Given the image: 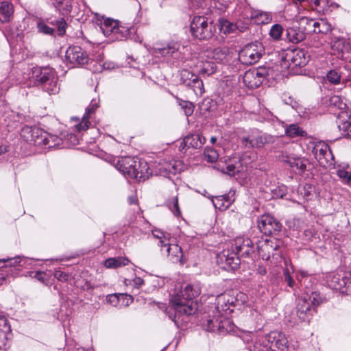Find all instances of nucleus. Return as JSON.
Instances as JSON below:
<instances>
[{
	"label": "nucleus",
	"instance_id": "53",
	"mask_svg": "<svg viewBox=\"0 0 351 351\" xmlns=\"http://www.w3.org/2000/svg\"><path fill=\"white\" fill-rule=\"evenodd\" d=\"M120 294H112L107 297V301L108 303L114 306H121Z\"/></svg>",
	"mask_w": 351,
	"mask_h": 351
},
{
	"label": "nucleus",
	"instance_id": "60",
	"mask_svg": "<svg viewBox=\"0 0 351 351\" xmlns=\"http://www.w3.org/2000/svg\"><path fill=\"white\" fill-rule=\"evenodd\" d=\"M253 351H269L267 346H261L257 341L254 344Z\"/></svg>",
	"mask_w": 351,
	"mask_h": 351
},
{
	"label": "nucleus",
	"instance_id": "55",
	"mask_svg": "<svg viewBox=\"0 0 351 351\" xmlns=\"http://www.w3.org/2000/svg\"><path fill=\"white\" fill-rule=\"evenodd\" d=\"M54 276L60 281H67L69 278V275L60 270H56Z\"/></svg>",
	"mask_w": 351,
	"mask_h": 351
},
{
	"label": "nucleus",
	"instance_id": "37",
	"mask_svg": "<svg viewBox=\"0 0 351 351\" xmlns=\"http://www.w3.org/2000/svg\"><path fill=\"white\" fill-rule=\"evenodd\" d=\"M286 134L291 138L304 136L306 132L297 124H291L285 130Z\"/></svg>",
	"mask_w": 351,
	"mask_h": 351
},
{
	"label": "nucleus",
	"instance_id": "8",
	"mask_svg": "<svg viewBox=\"0 0 351 351\" xmlns=\"http://www.w3.org/2000/svg\"><path fill=\"white\" fill-rule=\"evenodd\" d=\"M265 53L263 44L254 42L245 45L239 53V60L243 64H253L257 62Z\"/></svg>",
	"mask_w": 351,
	"mask_h": 351
},
{
	"label": "nucleus",
	"instance_id": "16",
	"mask_svg": "<svg viewBox=\"0 0 351 351\" xmlns=\"http://www.w3.org/2000/svg\"><path fill=\"white\" fill-rule=\"evenodd\" d=\"M232 247L241 257H247L254 252L252 240L248 237L239 236L234 239Z\"/></svg>",
	"mask_w": 351,
	"mask_h": 351
},
{
	"label": "nucleus",
	"instance_id": "12",
	"mask_svg": "<svg viewBox=\"0 0 351 351\" xmlns=\"http://www.w3.org/2000/svg\"><path fill=\"white\" fill-rule=\"evenodd\" d=\"M267 75H268V71L266 68L250 69L244 73L243 82L250 88H256L263 83Z\"/></svg>",
	"mask_w": 351,
	"mask_h": 351
},
{
	"label": "nucleus",
	"instance_id": "33",
	"mask_svg": "<svg viewBox=\"0 0 351 351\" xmlns=\"http://www.w3.org/2000/svg\"><path fill=\"white\" fill-rule=\"evenodd\" d=\"M129 262L130 261L127 258H110L105 261L104 265L107 268H117L127 265Z\"/></svg>",
	"mask_w": 351,
	"mask_h": 351
},
{
	"label": "nucleus",
	"instance_id": "9",
	"mask_svg": "<svg viewBox=\"0 0 351 351\" xmlns=\"http://www.w3.org/2000/svg\"><path fill=\"white\" fill-rule=\"evenodd\" d=\"M280 241L275 238H270L260 241L257 244L258 254L263 260L270 261L271 258L276 261L280 257V252L278 250Z\"/></svg>",
	"mask_w": 351,
	"mask_h": 351
},
{
	"label": "nucleus",
	"instance_id": "1",
	"mask_svg": "<svg viewBox=\"0 0 351 351\" xmlns=\"http://www.w3.org/2000/svg\"><path fill=\"white\" fill-rule=\"evenodd\" d=\"M246 295L243 293H237L236 295L230 293H224L217 297V309L219 313H230L233 308L245 302ZM207 324L204 326L207 331L210 332H228L231 330L230 322L226 319L223 314L218 318L208 319Z\"/></svg>",
	"mask_w": 351,
	"mask_h": 351
},
{
	"label": "nucleus",
	"instance_id": "47",
	"mask_svg": "<svg viewBox=\"0 0 351 351\" xmlns=\"http://www.w3.org/2000/svg\"><path fill=\"white\" fill-rule=\"evenodd\" d=\"M283 32L282 27L279 24L274 25L269 31V36L275 40H279L281 38Z\"/></svg>",
	"mask_w": 351,
	"mask_h": 351
},
{
	"label": "nucleus",
	"instance_id": "46",
	"mask_svg": "<svg viewBox=\"0 0 351 351\" xmlns=\"http://www.w3.org/2000/svg\"><path fill=\"white\" fill-rule=\"evenodd\" d=\"M327 80L332 84H339L341 83V75L337 70H331L327 73Z\"/></svg>",
	"mask_w": 351,
	"mask_h": 351
},
{
	"label": "nucleus",
	"instance_id": "7",
	"mask_svg": "<svg viewBox=\"0 0 351 351\" xmlns=\"http://www.w3.org/2000/svg\"><path fill=\"white\" fill-rule=\"evenodd\" d=\"M191 32L195 38L205 40L213 36L215 29L213 23L207 18L195 16L191 23Z\"/></svg>",
	"mask_w": 351,
	"mask_h": 351
},
{
	"label": "nucleus",
	"instance_id": "13",
	"mask_svg": "<svg viewBox=\"0 0 351 351\" xmlns=\"http://www.w3.org/2000/svg\"><path fill=\"white\" fill-rule=\"evenodd\" d=\"M65 57L67 62L73 66L82 65L88 62L86 52L79 46L69 47Z\"/></svg>",
	"mask_w": 351,
	"mask_h": 351
},
{
	"label": "nucleus",
	"instance_id": "62",
	"mask_svg": "<svg viewBox=\"0 0 351 351\" xmlns=\"http://www.w3.org/2000/svg\"><path fill=\"white\" fill-rule=\"evenodd\" d=\"M46 276V274L43 271H36L34 273L33 277L34 278H36L39 281L42 282H45V276Z\"/></svg>",
	"mask_w": 351,
	"mask_h": 351
},
{
	"label": "nucleus",
	"instance_id": "17",
	"mask_svg": "<svg viewBox=\"0 0 351 351\" xmlns=\"http://www.w3.org/2000/svg\"><path fill=\"white\" fill-rule=\"evenodd\" d=\"M273 142V137L270 135L252 133L247 136L241 138V143L247 147H263L265 144Z\"/></svg>",
	"mask_w": 351,
	"mask_h": 351
},
{
	"label": "nucleus",
	"instance_id": "61",
	"mask_svg": "<svg viewBox=\"0 0 351 351\" xmlns=\"http://www.w3.org/2000/svg\"><path fill=\"white\" fill-rule=\"evenodd\" d=\"M284 275H285V281L287 282V285H288L290 287H293V284H294V281H293V280L291 278V277L290 276V275H289V274L288 270H285V271H284Z\"/></svg>",
	"mask_w": 351,
	"mask_h": 351
},
{
	"label": "nucleus",
	"instance_id": "38",
	"mask_svg": "<svg viewBox=\"0 0 351 351\" xmlns=\"http://www.w3.org/2000/svg\"><path fill=\"white\" fill-rule=\"evenodd\" d=\"M36 27L38 32L42 34L53 36L55 32V29L49 27L43 19H39L36 21Z\"/></svg>",
	"mask_w": 351,
	"mask_h": 351
},
{
	"label": "nucleus",
	"instance_id": "4",
	"mask_svg": "<svg viewBox=\"0 0 351 351\" xmlns=\"http://www.w3.org/2000/svg\"><path fill=\"white\" fill-rule=\"evenodd\" d=\"M94 21L99 27L104 35L106 37H109L112 41L123 40L129 34V29L125 27L120 26L117 21L109 18H104L97 14H95Z\"/></svg>",
	"mask_w": 351,
	"mask_h": 351
},
{
	"label": "nucleus",
	"instance_id": "3",
	"mask_svg": "<svg viewBox=\"0 0 351 351\" xmlns=\"http://www.w3.org/2000/svg\"><path fill=\"white\" fill-rule=\"evenodd\" d=\"M36 85H40L43 89L50 95H53L59 91L58 85V77L53 69L50 67L33 68L30 77Z\"/></svg>",
	"mask_w": 351,
	"mask_h": 351
},
{
	"label": "nucleus",
	"instance_id": "14",
	"mask_svg": "<svg viewBox=\"0 0 351 351\" xmlns=\"http://www.w3.org/2000/svg\"><path fill=\"white\" fill-rule=\"evenodd\" d=\"M266 338L272 351H288V340L281 332L271 331Z\"/></svg>",
	"mask_w": 351,
	"mask_h": 351
},
{
	"label": "nucleus",
	"instance_id": "56",
	"mask_svg": "<svg viewBox=\"0 0 351 351\" xmlns=\"http://www.w3.org/2000/svg\"><path fill=\"white\" fill-rule=\"evenodd\" d=\"M331 104L334 105H338V108L340 110L343 109L346 107V104L342 102L340 97L338 96H334L330 99Z\"/></svg>",
	"mask_w": 351,
	"mask_h": 351
},
{
	"label": "nucleus",
	"instance_id": "2",
	"mask_svg": "<svg viewBox=\"0 0 351 351\" xmlns=\"http://www.w3.org/2000/svg\"><path fill=\"white\" fill-rule=\"evenodd\" d=\"M199 293L198 286L189 285L173 294L170 300L171 310L168 312L169 318L176 323V319L180 316L194 314L197 309V304L193 299Z\"/></svg>",
	"mask_w": 351,
	"mask_h": 351
},
{
	"label": "nucleus",
	"instance_id": "22",
	"mask_svg": "<svg viewBox=\"0 0 351 351\" xmlns=\"http://www.w3.org/2000/svg\"><path fill=\"white\" fill-rule=\"evenodd\" d=\"M330 45L333 53L337 55L348 52L351 49L350 42L345 38L332 36Z\"/></svg>",
	"mask_w": 351,
	"mask_h": 351
},
{
	"label": "nucleus",
	"instance_id": "51",
	"mask_svg": "<svg viewBox=\"0 0 351 351\" xmlns=\"http://www.w3.org/2000/svg\"><path fill=\"white\" fill-rule=\"evenodd\" d=\"M179 105L183 109L186 116L188 117L193 114L194 110V106L191 102L188 101H180Z\"/></svg>",
	"mask_w": 351,
	"mask_h": 351
},
{
	"label": "nucleus",
	"instance_id": "42",
	"mask_svg": "<svg viewBox=\"0 0 351 351\" xmlns=\"http://www.w3.org/2000/svg\"><path fill=\"white\" fill-rule=\"evenodd\" d=\"M306 160L304 158H302L298 155L296 158L294 159V161L289 166L292 169L298 170L300 173H303L306 168Z\"/></svg>",
	"mask_w": 351,
	"mask_h": 351
},
{
	"label": "nucleus",
	"instance_id": "59",
	"mask_svg": "<svg viewBox=\"0 0 351 351\" xmlns=\"http://www.w3.org/2000/svg\"><path fill=\"white\" fill-rule=\"evenodd\" d=\"M328 3H329V1L328 3H322L321 5L320 10H319V12H322L323 13H327L329 11H330V5H328ZM330 6H332L334 8L338 7L337 4H336L335 3H332L330 4Z\"/></svg>",
	"mask_w": 351,
	"mask_h": 351
},
{
	"label": "nucleus",
	"instance_id": "23",
	"mask_svg": "<svg viewBox=\"0 0 351 351\" xmlns=\"http://www.w3.org/2000/svg\"><path fill=\"white\" fill-rule=\"evenodd\" d=\"M162 252L166 254L172 263H180L182 265L184 263L182 260L183 252L182 248L178 244L171 242L169 245H165L164 251Z\"/></svg>",
	"mask_w": 351,
	"mask_h": 351
},
{
	"label": "nucleus",
	"instance_id": "31",
	"mask_svg": "<svg viewBox=\"0 0 351 351\" xmlns=\"http://www.w3.org/2000/svg\"><path fill=\"white\" fill-rule=\"evenodd\" d=\"M152 234L158 240V245L160 247V251L163 252L165 245H169L171 243L170 234L156 228L152 230Z\"/></svg>",
	"mask_w": 351,
	"mask_h": 351
},
{
	"label": "nucleus",
	"instance_id": "63",
	"mask_svg": "<svg viewBox=\"0 0 351 351\" xmlns=\"http://www.w3.org/2000/svg\"><path fill=\"white\" fill-rule=\"evenodd\" d=\"M328 2V0H314L313 3L315 5V9L319 12V10H320L321 8L322 4Z\"/></svg>",
	"mask_w": 351,
	"mask_h": 351
},
{
	"label": "nucleus",
	"instance_id": "48",
	"mask_svg": "<svg viewBox=\"0 0 351 351\" xmlns=\"http://www.w3.org/2000/svg\"><path fill=\"white\" fill-rule=\"evenodd\" d=\"M204 158L209 162H215L219 158V154L213 148H206L204 151Z\"/></svg>",
	"mask_w": 351,
	"mask_h": 351
},
{
	"label": "nucleus",
	"instance_id": "49",
	"mask_svg": "<svg viewBox=\"0 0 351 351\" xmlns=\"http://www.w3.org/2000/svg\"><path fill=\"white\" fill-rule=\"evenodd\" d=\"M189 86L193 89L196 95H202L204 92L203 82L199 77L195 78L193 84Z\"/></svg>",
	"mask_w": 351,
	"mask_h": 351
},
{
	"label": "nucleus",
	"instance_id": "11",
	"mask_svg": "<svg viewBox=\"0 0 351 351\" xmlns=\"http://www.w3.org/2000/svg\"><path fill=\"white\" fill-rule=\"evenodd\" d=\"M312 152L321 166L325 167L334 164V156L328 144L318 142L314 145Z\"/></svg>",
	"mask_w": 351,
	"mask_h": 351
},
{
	"label": "nucleus",
	"instance_id": "21",
	"mask_svg": "<svg viewBox=\"0 0 351 351\" xmlns=\"http://www.w3.org/2000/svg\"><path fill=\"white\" fill-rule=\"evenodd\" d=\"M337 124L339 132L344 137L351 136V112L341 110L337 115Z\"/></svg>",
	"mask_w": 351,
	"mask_h": 351
},
{
	"label": "nucleus",
	"instance_id": "30",
	"mask_svg": "<svg viewBox=\"0 0 351 351\" xmlns=\"http://www.w3.org/2000/svg\"><path fill=\"white\" fill-rule=\"evenodd\" d=\"M180 47V45L177 43H170L166 47L162 48H156L155 54L156 56L160 55L163 57L173 56L177 53Z\"/></svg>",
	"mask_w": 351,
	"mask_h": 351
},
{
	"label": "nucleus",
	"instance_id": "29",
	"mask_svg": "<svg viewBox=\"0 0 351 351\" xmlns=\"http://www.w3.org/2000/svg\"><path fill=\"white\" fill-rule=\"evenodd\" d=\"M14 14V6L8 1L0 2V21L1 23L10 22Z\"/></svg>",
	"mask_w": 351,
	"mask_h": 351
},
{
	"label": "nucleus",
	"instance_id": "6",
	"mask_svg": "<svg viewBox=\"0 0 351 351\" xmlns=\"http://www.w3.org/2000/svg\"><path fill=\"white\" fill-rule=\"evenodd\" d=\"M122 171L130 178L138 181H144L152 174L148 163L144 160H135L129 159L127 162L121 166Z\"/></svg>",
	"mask_w": 351,
	"mask_h": 351
},
{
	"label": "nucleus",
	"instance_id": "43",
	"mask_svg": "<svg viewBox=\"0 0 351 351\" xmlns=\"http://www.w3.org/2000/svg\"><path fill=\"white\" fill-rule=\"evenodd\" d=\"M169 167H170L169 176L172 175H175L177 173H179L184 170V165L180 160H169Z\"/></svg>",
	"mask_w": 351,
	"mask_h": 351
},
{
	"label": "nucleus",
	"instance_id": "19",
	"mask_svg": "<svg viewBox=\"0 0 351 351\" xmlns=\"http://www.w3.org/2000/svg\"><path fill=\"white\" fill-rule=\"evenodd\" d=\"M46 135L43 130L28 125L24 126L21 132V137L26 141L32 142L36 145L41 146L39 141H42L43 136Z\"/></svg>",
	"mask_w": 351,
	"mask_h": 351
},
{
	"label": "nucleus",
	"instance_id": "57",
	"mask_svg": "<svg viewBox=\"0 0 351 351\" xmlns=\"http://www.w3.org/2000/svg\"><path fill=\"white\" fill-rule=\"evenodd\" d=\"M235 25H237V30L241 32H245L248 28V23L242 21H237Z\"/></svg>",
	"mask_w": 351,
	"mask_h": 351
},
{
	"label": "nucleus",
	"instance_id": "5",
	"mask_svg": "<svg viewBox=\"0 0 351 351\" xmlns=\"http://www.w3.org/2000/svg\"><path fill=\"white\" fill-rule=\"evenodd\" d=\"M322 302V297L317 291H313L311 295L306 293L299 298L297 304V315L299 319L302 321L308 320L315 311V307L319 306Z\"/></svg>",
	"mask_w": 351,
	"mask_h": 351
},
{
	"label": "nucleus",
	"instance_id": "44",
	"mask_svg": "<svg viewBox=\"0 0 351 351\" xmlns=\"http://www.w3.org/2000/svg\"><path fill=\"white\" fill-rule=\"evenodd\" d=\"M241 171L240 162H236L235 163H229L221 169L223 173H226L230 176H234L237 172Z\"/></svg>",
	"mask_w": 351,
	"mask_h": 351
},
{
	"label": "nucleus",
	"instance_id": "45",
	"mask_svg": "<svg viewBox=\"0 0 351 351\" xmlns=\"http://www.w3.org/2000/svg\"><path fill=\"white\" fill-rule=\"evenodd\" d=\"M167 206L175 216L180 217L181 215V210L179 208L177 196L173 197L171 199H169L167 202Z\"/></svg>",
	"mask_w": 351,
	"mask_h": 351
},
{
	"label": "nucleus",
	"instance_id": "26",
	"mask_svg": "<svg viewBox=\"0 0 351 351\" xmlns=\"http://www.w3.org/2000/svg\"><path fill=\"white\" fill-rule=\"evenodd\" d=\"M195 72L202 76H209L217 71V65L211 61H198L195 65Z\"/></svg>",
	"mask_w": 351,
	"mask_h": 351
},
{
	"label": "nucleus",
	"instance_id": "15",
	"mask_svg": "<svg viewBox=\"0 0 351 351\" xmlns=\"http://www.w3.org/2000/svg\"><path fill=\"white\" fill-rule=\"evenodd\" d=\"M281 227V223L269 215H263L258 221V228L265 234H274L280 230Z\"/></svg>",
	"mask_w": 351,
	"mask_h": 351
},
{
	"label": "nucleus",
	"instance_id": "58",
	"mask_svg": "<svg viewBox=\"0 0 351 351\" xmlns=\"http://www.w3.org/2000/svg\"><path fill=\"white\" fill-rule=\"evenodd\" d=\"M7 261L10 263V264H9L10 266H14L16 264L21 263V258L20 256H16L14 258H11L7 259V260H5V259L0 260V262L5 263Z\"/></svg>",
	"mask_w": 351,
	"mask_h": 351
},
{
	"label": "nucleus",
	"instance_id": "35",
	"mask_svg": "<svg viewBox=\"0 0 351 351\" xmlns=\"http://www.w3.org/2000/svg\"><path fill=\"white\" fill-rule=\"evenodd\" d=\"M347 164L339 165L337 167V174L343 182L351 184V171H347Z\"/></svg>",
	"mask_w": 351,
	"mask_h": 351
},
{
	"label": "nucleus",
	"instance_id": "34",
	"mask_svg": "<svg viewBox=\"0 0 351 351\" xmlns=\"http://www.w3.org/2000/svg\"><path fill=\"white\" fill-rule=\"evenodd\" d=\"M214 206L219 210H226L229 208L231 201L227 195H221L212 199Z\"/></svg>",
	"mask_w": 351,
	"mask_h": 351
},
{
	"label": "nucleus",
	"instance_id": "50",
	"mask_svg": "<svg viewBox=\"0 0 351 351\" xmlns=\"http://www.w3.org/2000/svg\"><path fill=\"white\" fill-rule=\"evenodd\" d=\"M257 22L262 24H267L272 21V16L269 12H261L256 14Z\"/></svg>",
	"mask_w": 351,
	"mask_h": 351
},
{
	"label": "nucleus",
	"instance_id": "39",
	"mask_svg": "<svg viewBox=\"0 0 351 351\" xmlns=\"http://www.w3.org/2000/svg\"><path fill=\"white\" fill-rule=\"evenodd\" d=\"M169 160L164 159L161 160L157 165H156V173L161 176L169 177L170 167H169Z\"/></svg>",
	"mask_w": 351,
	"mask_h": 351
},
{
	"label": "nucleus",
	"instance_id": "20",
	"mask_svg": "<svg viewBox=\"0 0 351 351\" xmlns=\"http://www.w3.org/2000/svg\"><path fill=\"white\" fill-rule=\"evenodd\" d=\"M301 23H306L309 27H313V32L317 34H327L332 29L331 25L326 19H319L317 21L307 17L300 19Z\"/></svg>",
	"mask_w": 351,
	"mask_h": 351
},
{
	"label": "nucleus",
	"instance_id": "24",
	"mask_svg": "<svg viewBox=\"0 0 351 351\" xmlns=\"http://www.w3.org/2000/svg\"><path fill=\"white\" fill-rule=\"evenodd\" d=\"M228 49L226 47H210L206 51L207 58L213 60L217 63H223L227 60Z\"/></svg>",
	"mask_w": 351,
	"mask_h": 351
},
{
	"label": "nucleus",
	"instance_id": "18",
	"mask_svg": "<svg viewBox=\"0 0 351 351\" xmlns=\"http://www.w3.org/2000/svg\"><path fill=\"white\" fill-rule=\"evenodd\" d=\"M284 59L291 65L295 66H303L308 62V57L306 53L300 49L287 50Z\"/></svg>",
	"mask_w": 351,
	"mask_h": 351
},
{
	"label": "nucleus",
	"instance_id": "27",
	"mask_svg": "<svg viewBox=\"0 0 351 351\" xmlns=\"http://www.w3.org/2000/svg\"><path fill=\"white\" fill-rule=\"evenodd\" d=\"M206 138L199 134H192L187 135L183 140L181 147L184 145V147H192L198 149L205 143Z\"/></svg>",
	"mask_w": 351,
	"mask_h": 351
},
{
	"label": "nucleus",
	"instance_id": "64",
	"mask_svg": "<svg viewBox=\"0 0 351 351\" xmlns=\"http://www.w3.org/2000/svg\"><path fill=\"white\" fill-rule=\"evenodd\" d=\"M144 281L140 277H136L133 279V285L136 288H138L143 284Z\"/></svg>",
	"mask_w": 351,
	"mask_h": 351
},
{
	"label": "nucleus",
	"instance_id": "28",
	"mask_svg": "<svg viewBox=\"0 0 351 351\" xmlns=\"http://www.w3.org/2000/svg\"><path fill=\"white\" fill-rule=\"evenodd\" d=\"M346 276L339 273H332L327 277V283L330 287L335 290H341L346 284Z\"/></svg>",
	"mask_w": 351,
	"mask_h": 351
},
{
	"label": "nucleus",
	"instance_id": "41",
	"mask_svg": "<svg viewBox=\"0 0 351 351\" xmlns=\"http://www.w3.org/2000/svg\"><path fill=\"white\" fill-rule=\"evenodd\" d=\"M219 23L220 29L224 34H230L234 32L237 30V25L235 23H231L226 19H221Z\"/></svg>",
	"mask_w": 351,
	"mask_h": 351
},
{
	"label": "nucleus",
	"instance_id": "25",
	"mask_svg": "<svg viewBox=\"0 0 351 351\" xmlns=\"http://www.w3.org/2000/svg\"><path fill=\"white\" fill-rule=\"evenodd\" d=\"M98 104L97 101L95 99L91 101L90 105L86 108V112L83 116L81 122L77 123L75 125V130L77 132H81L82 130H85L88 128L90 122L88 121L90 115L94 113L95 110L97 108Z\"/></svg>",
	"mask_w": 351,
	"mask_h": 351
},
{
	"label": "nucleus",
	"instance_id": "10",
	"mask_svg": "<svg viewBox=\"0 0 351 351\" xmlns=\"http://www.w3.org/2000/svg\"><path fill=\"white\" fill-rule=\"evenodd\" d=\"M217 263L224 270H235L240 265L239 256L234 251L223 250L217 255Z\"/></svg>",
	"mask_w": 351,
	"mask_h": 351
},
{
	"label": "nucleus",
	"instance_id": "40",
	"mask_svg": "<svg viewBox=\"0 0 351 351\" xmlns=\"http://www.w3.org/2000/svg\"><path fill=\"white\" fill-rule=\"evenodd\" d=\"M197 77H198L196 75L189 70L184 69L180 72V80L186 86L191 85Z\"/></svg>",
	"mask_w": 351,
	"mask_h": 351
},
{
	"label": "nucleus",
	"instance_id": "54",
	"mask_svg": "<svg viewBox=\"0 0 351 351\" xmlns=\"http://www.w3.org/2000/svg\"><path fill=\"white\" fill-rule=\"evenodd\" d=\"M121 306H128L133 302V298L128 294H120Z\"/></svg>",
	"mask_w": 351,
	"mask_h": 351
},
{
	"label": "nucleus",
	"instance_id": "36",
	"mask_svg": "<svg viewBox=\"0 0 351 351\" xmlns=\"http://www.w3.org/2000/svg\"><path fill=\"white\" fill-rule=\"evenodd\" d=\"M293 147H288L287 149L283 151L281 155L279 156L280 160L289 165L292 162L294 161V159L296 158L298 154L293 152Z\"/></svg>",
	"mask_w": 351,
	"mask_h": 351
},
{
	"label": "nucleus",
	"instance_id": "32",
	"mask_svg": "<svg viewBox=\"0 0 351 351\" xmlns=\"http://www.w3.org/2000/svg\"><path fill=\"white\" fill-rule=\"evenodd\" d=\"M46 135L43 136L42 141H39L41 143V146H47L48 147H53L58 146L62 142V138L56 135H52L45 132Z\"/></svg>",
	"mask_w": 351,
	"mask_h": 351
},
{
	"label": "nucleus",
	"instance_id": "52",
	"mask_svg": "<svg viewBox=\"0 0 351 351\" xmlns=\"http://www.w3.org/2000/svg\"><path fill=\"white\" fill-rule=\"evenodd\" d=\"M52 25L58 27V32L60 36H62L65 33V28L66 26V23L64 19H60V20L56 21H51L50 23Z\"/></svg>",
	"mask_w": 351,
	"mask_h": 351
}]
</instances>
